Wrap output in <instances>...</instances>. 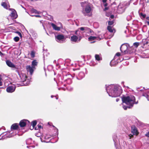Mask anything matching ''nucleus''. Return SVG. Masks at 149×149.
<instances>
[{"mask_svg":"<svg viewBox=\"0 0 149 149\" xmlns=\"http://www.w3.org/2000/svg\"><path fill=\"white\" fill-rule=\"evenodd\" d=\"M114 16L113 15H111L110 16V17L112 19L113 18H114Z\"/></svg>","mask_w":149,"mask_h":149,"instance_id":"8fccbe9b","label":"nucleus"},{"mask_svg":"<svg viewBox=\"0 0 149 149\" xmlns=\"http://www.w3.org/2000/svg\"><path fill=\"white\" fill-rule=\"evenodd\" d=\"M132 133L133 135H137L138 134L136 128L135 127H132Z\"/></svg>","mask_w":149,"mask_h":149,"instance_id":"dca6fc26","label":"nucleus"},{"mask_svg":"<svg viewBox=\"0 0 149 149\" xmlns=\"http://www.w3.org/2000/svg\"><path fill=\"white\" fill-rule=\"evenodd\" d=\"M56 131L57 132V134H58V130L57 129H56Z\"/></svg>","mask_w":149,"mask_h":149,"instance_id":"052dcab7","label":"nucleus"},{"mask_svg":"<svg viewBox=\"0 0 149 149\" xmlns=\"http://www.w3.org/2000/svg\"><path fill=\"white\" fill-rule=\"evenodd\" d=\"M129 3L126 1L120 3L118 6L117 12L119 13H123L126 7L129 6Z\"/></svg>","mask_w":149,"mask_h":149,"instance_id":"423d86ee","label":"nucleus"},{"mask_svg":"<svg viewBox=\"0 0 149 149\" xmlns=\"http://www.w3.org/2000/svg\"><path fill=\"white\" fill-rule=\"evenodd\" d=\"M54 97H56V96H53V95L51 96V97L52 98H53Z\"/></svg>","mask_w":149,"mask_h":149,"instance_id":"4d7b16f0","label":"nucleus"},{"mask_svg":"<svg viewBox=\"0 0 149 149\" xmlns=\"http://www.w3.org/2000/svg\"><path fill=\"white\" fill-rule=\"evenodd\" d=\"M15 71L19 75L18 79L19 82H21V84H17L20 86L28 85L31 82L30 80L28 79H27V76L24 74L22 73L19 72L17 69L15 70Z\"/></svg>","mask_w":149,"mask_h":149,"instance_id":"20e7f679","label":"nucleus"},{"mask_svg":"<svg viewBox=\"0 0 149 149\" xmlns=\"http://www.w3.org/2000/svg\"><path fill=\"white\" fill-rule=\"evenodd\" d=\"M30 124V123L29 121L25 119L21 120L19 123V125L21 127H24L26 125H29Z\"/></svg>","mask_w":149,"mask_h":149,"instance_id":"9d476101","label":"nucleus"},{"mask_svg":"<svg viewBox=\"0 0 149 149\" xmlns=\"http://www.w3.org/2000/svg\"><path fill=\"white\" fill-rule=\"evenodd\" d=\"M1 5L3 6L4 8L7 9L10 7L8 3L3 2L1 3Z\"/></svg>","mask_w":149,"mask_h":149,"instance_id":"a211bd4d","label":"nucleus"},{"mask_svg":"<svg viewBox=\"0 0 149 149\" xmlns=\"http://www.w3.org/2000/svg\"><path fill=\"white\" fill-rule=\"evenodd\" d=\"M103 5L105 7H106L107 6V3L106 2L103 3Z\"/></svg>","mask_w":149,"mask_h":149,"instance_id":"ea45409f","label":"nucleus"},{"mask_svg":"<svg viewBox=\"0 0 149 149\" xmlns=\"http://www.w3.org/2000/svg\"><path fill=\"white\" fill-rule=\"evenodd\" d=\"M56 97V100H58V97H56H56Z\"/></svg>","mask_w":149,"mask_h":149,"instance_id":"bf43d9fd","label":"nucleus"},{"mask_svg":"<svg viewBox=\"0 0 149 149\" xmlns=\"http://www.w3.org/2000/svg\"><path fill=\"white\" fill-rule=\"evenodd\" d=\"M19 127L17 124H14L11 126V129L13 130L17 129Z\"/></svg>","mask_w":149,"mask_h":149,"instance_id":"4be33fe9","label":"nucleus"},{"mask_svg":"<svg viewBox=\"0 0 149 149\" xmlns=\"http://www.w3.org/2000/svg\"><path fill=\"white\" fill-rule=\"evenodd\" d=\"M129 136L130 137V139H131L132 137H133V134H129Z\"/></svg>","mask_w":149,"mask_h":149,"instance_id":"a19ab883","label":"nucleus"},{"mask_svg":"<svg viewBox=\"0 0 149 149\" xmlns=\"http://www.w3.org/2000/svg\"><path fill=\"white\" fill-rule=\"evenodd\" d=\"M95 60L97 61H100L102 60V58L99 55L95 54Z\"/></svg>","mask_w":149,"mask_h":149,"instance_id":"5701e85b","label":"nucleus"},{"mask_svg":"<svg viewBox=\"0 0 149 149\" xmlns=\"http://www.w3.org/2000/svg\"><path fill=\"white\" fill-rule=\"evenodd\" d=\"M3 55V53H2L0 51V55L1 56L2 55Z\"/></svg>","mask_w":149,"mask_h":149,"instance_id":"5fc2aeb1","label":"nucleus"},{"mask_svg":"<svg viewBox=\"0 0 149 149\" xmlns=\"http://www.w3.org/2000/svg\"><path fill=\"white\" fill-rule=\"evenodd\" d=\"M113 23V22L112 21H109L108 22V24L109 26H111L112 25Z\"/></svg>","mask_w":149,"mask_h":149,"instance_id":"e433bc0d","label":"nucleus"},{"mask_svg":"<svg viewBox=\"0 0 149 149\" xmlns=\"http://www.w3.org/2000/svg\"><path fill=\"white\" fill-rule=\"evenodd\" d=\"M106 90L109 96L112 97L119 96L122 93L120 88L117 85H110L106 86Z\"/></svg>","mask_w":149,"mask_h":149,"instance_id":"f03ea898","label":"nucleus"},{"mask_svg":"<svg viewBox=\"0 0 149 149\" xmlns=\"http://www.w3.org/2000/svg\"><path fill=\"white\" fill-rule=\"evenodd\" d=\"M19 40V38L18 37H15L14 38V40L15 42H18Z\"/></svg>","mask_w":149,"mask_h":149,"instance_id":"473e14b6","label":"nucleus"},{"mask_svg":"<svg viewBox=\"0 0 149 149\" xmlns=\"http://www.w3.org/2000/svg\"><path fill=\"white\" fill-rule=\"evenodd\" d=\"M126 87L127 88H129V87H128V86H126Z\"/></svg>","mask_w":149,"mask_h":149,"instance_id":"0e129e2a","label":"nucleus"},{"mask_svg":"<svg viewBox=\"0 0 149 149\" xmlns=\"http://www.w3.org/2000/svg\"><path fill=\"white\" fill-rule=\"evenodd\" d=\"M6 63L7 65L9 67L11 68L15 67V65L10 61H6Z\"/></svg>","mask_w":149,"mask_h":149,"instance_id":"f3484780","label":"nucleus"},{"mask_svg":"<svg viewBox=\"0 0 149 149\" xmlns=\"http://www.w3.org/2000/svg\"><path fill=\"white\" fill-rule=\"evenodd\" d=\"M81 31H84V32H85L87 33H91V35H93V32L92 30L91 29L87 27H81L79 29Z\"/></svg>","mask_w":149,"mask_h":149,"instance_id":"6e6552de","label":"nucleus"},{"mask_svg":"<svg viewBox=\"0 0 149 149\" xmlns=\"http://www.w3.org/2000/svg\"><path fill=\"white\" fill-rule=\"evenodd\" d=\"M117 139V136L116 135H114L113 136V141L115 143V146L116 147V139Z\"/></svg>","mask_w":149,"mask_h":149,"instance_id":"2f4dec72","label":"nucleus"},{"mask_svg":"<svg viewBox=\"0 0 149 149\" xmlns=\"http://www.w3.org/2000/svg\"><path fill=\"white\" fill-rule=\"evenodd\" d=\"M119 100V99H118V98H117L116 99V101L117 102H118Z\"/></svg>","mask_w":149,"mask_h":149,"instance_id":"864d4df0","label":"nucleus"},{"mask_svg":"<svg viewBox=\"0 0 149 149\" xmlns=\"http://www.w3.org/2000/svg\"><path fill=\"white\" fill-rule=\"evenodd\" d=\"M142 95L145 97L147 99L148 101H149V99L148 98L149 95L146 93H143Z\"/></svg>","mask_w":149,"mask_h":149,"instance_id":"7c9ffc66","label":"nucleus"},{"mask_svg":"<svg viewBox=\"0 0 149 149\" xmlns=\"http://www.w3.org/2000/svg\"><path fill=\"white\" fill-rule=\"evenodd\" d=\"M6 136L7 137H11L12 135H10L9 136H7V135H6Z\"/></svg>","mask_w":149,"mask_h":149,"instance_id":"09e8293b","label":"nucleus"},{"mask_svg":"<svg viewBox=\"0 0 149 149\" xmlns=\"http://www.w3.org/2000/svg\"><path fill=\"white\" fill-rule=\"evenodd\" d=\"M108 8L107 7H105V8H104V11H106L108 9Z\"/></svg>","mask_w":149,"mask_h":149,"instance_id":"49530a36","label":"nucleus"},{"mask_svg":"<svg viewBox=\"0 0 149 149\" xmlns=\"http://www.w3.org/2000/svg\"><path fill=\"white\" fill-rule=\"evenodd\" d=\"M124 82H123H123H122V84H124Z\"/></svg>","mask_w":149,"mask_h":149,"instance_id":"e2e57ef3","label":"nucleus"},{"mask_svg":"<svg viewBox=\"0 0 149 149\" xmlns=\"http://www.w3.org/2000/svg\"><path fill=\"white\" fill-rule=\"evenodd\" d=\"M67 89H68V90L69 91H71L73 90V88L72 87H71L70 88H68Z\"/></svg>","mask_w":149,"mask_h":149,"instance_id":"37998d69","label":"nucleus"},{"mask_svg":"<svg viewBox=\"0 0 149 149\" xmlns=\"http://www.w3.org/2000/svg\"><path fill=\"white\" fill-rule=\"evenodd\" d=\"M51 137V135L47 134L45 136L44 138L45 139H49Z\"/></svg>","mask_w":149,"mask_h":149,"instance_id":"bb28decb","label":"nucleus"},{"mask_svg":"<svg viewBox=\"0 0 149 149\" xmlns=\"http://www.w3.org/2000/svg\"><path fill=\"white\" fill-rule=\"evenodd\" d=\"M107 29L110 32L113 33L114 32H115V30L111 26H108Z\"/></svg>","mask_w":149,"mask_h":149,"instance_id":"aec40b11","label":"nucleus"},{"mask_svg":"<svg viewBox=\"0 0 149 149\" xmlns=\"http://www.w3.org/2000/svg\"><path fill=\"white\" fill-rule=\"evenodd\" d=\"M79 29L78 30L76 31L75 32V34L77 35V36H81V34L82 33H80V31L79 30Z\"/></svg>","mask_w":149,"mask_h":149,"instance_id":"a878e982","label":"nucleus"},{"mask_svg":"<svg viewBox=\"0 0 149 149\" xmlns=\"http://www.w3.org/2000/svg\"><path fill=\"white\" fill-rule=\"evenodd\" d=\"M145 135L147 137H149V131Z\"/></svg>","mask_w":149,"mask_h":149,"instance_id":"a18cd8bd","label":"nucleus"},{"mask_svg":"<svg viewBox=\"0 0 149 149\" xmlns=\"http://www.w3.org/2000/svg\"><path fill=\"white\" fill-rule=\"evenodd\" d=\"M78 41H80V40H81V36H78Z\"/></svg>","mask_w":149,"mask_h":149,"instance_id":"c03bdc74","label":"nucleus"},{"mask_svg":"<svg viewBox=\"0 0 149 149\" xmlns=\"http://www.w3.org/2000/svg\"><path fill=\"white\" fill-rule=\"evenodd\" d=\"M33 141L31 138L28 139L26 141V144L27 145H30L32 143Z\"/></svg>","mask_w":149,"mask_h":149,"instance_id":"b1692460","label":"nucleus"},{"mask_svg":"<svg viewBox=\"0 0 149 149\" xmlns=\"http://www.w3.org/2000/svg\"><path fill=\"white\" fill-rule=\"evenodd\" d=\"M16 88L15 86L14 85L8 86L6 88V91L8 93H12L14 92Z\"/></svg>","mask_w":149,"mask_h":149,"instance_id":"9b49d317","label":"nucleus"},{"mask_svg":"<svg viewBox=\"0 0 149 149\" xmlns=\"http://www.w3.org/2000/svg\"><path fill=\"white\" fill-rule=\"evenodd\" d=\"M22 7V8H24V9H25V8H24V7Z\"/></svg>","mask_w":149,"mask_h":149,"instance_id":"338daca9","label":"nucleus"},{"mask_svg":"<svg viewBox=\"0 0 149 149\" xmlns=\"http://www.w3.org/2000/svg\"><path fill=\"white\" fill-rule=\"evenodd\" d=\"M81 4L82 8V12L84 15L85 16H91L93 12L92 4L87 1L81 2Z\"/></svg>","mask_w":149,"mask_h":149,"instance_id":"7ed1b4c3","label":"nucleus"},{"mask_svg":"<svg viewBox=\"0 0 149 149\" xmlns=\"http://www.w3.org/2000/svg\"><path fill=\"white\" fill-rule=\"evenodd\" d=\"M147 23L149 25V21H148L147 22Z\"/></svg>","mask_w":149,"mask_h":149,"instance_id":"13d9d810","label":"nucleus"},{"mask_svg":"<svg viewBox=\"0 0 149 149\" xmlns=\"http://www.w3.org/2000/svg\"><path fill=\"white\" fill-rule=\"evenodd\" d=\"M97 38L95 36H91L88 38V39L89 41H92Z\"/></svg>","mask_w":149,"mask_h":149,"instance_id":"393cba45","label":"nucleus"},{"mask_svg":"<svg viewBox=\"0 0 149 149\" xmlns=\"http://www.w3.org/2000/svg\"><path fill=\"white\" fill-rule=\"evenodd\" d=\"M129 47V45L128 44L125 43L123 44L121 46L120 48V50L122 52H124L125 53H126L128 47Z\"/></svg>","mask_w":149,"mask_h":149,"instance_id":"1a4fd4ad","label":"nucleus"},{"mask_svg":"<svg viewBox=\"0 0 149 149\" xmlns=\"http://www.w3.org/2000/svg\"><path fill=\"white\" fill-rule=\"evenodd\" d=\"M66 81L67 83L69 84H71L72 82L71 79H68Z\"/></svg>","mask_w":149,"mask_h":149,"instance_id":"72a5a7b5","label":"nucleus"},{"mask_svg":"<svg viewBox=\"0 0 149 149\" xmlns=\"http://www.w3.org/2000/svg\"><path fill=\"white\" fill-rule=\"evenodd\" d=\"M51 26L53 27V28L56 31H59L60 30V27L57 26L56 25L53 23L51 24Z\"/></svg>","mask_w":149,"mask_h":149,"instance_id":"6ab92c4d","label":"nucleus"},{"mask_svg":"<svg viewBox=\"0 0 149 149\" xmlns=\"http://www.w3.org/2000/svg\"><path fill=\"white\" fill-rule=\"evenodd\" d=\"M11 10V13L10 14V16H11L12 19H15L17 17V14L16 11L14 9H9Z\"/></svg>","mask_w":149,"mask_h":149,"instance_id":"f8f14e48","label":"nucleus"},{"mask_svg":"<svg viewBox=\"0 0 149 149\" xmlns=\"http://www.w3.org/2000/svg\"><path fill=\"white\" fill-rule=\"evenodd\" d=\"M29 147H33V148H34V146H29Z\"/></svg>","mask_w":149,"mask_h":149,"instance_id":"680f3d73","label":"nucleus"},{"mask_svg":"<svg viewBox=\"0 0 149 149\" xmlns=\"http://www.w3.org/2000/svg\"><path fill=\"white\" fill-rule=\"evenodd\" d=\"M1 79L0 78V86H1L2 85V82L1 81Z\"/></svg>","mask_w":149,"mask_h":149,"instance_id":"79ce46f5","label":"nucleus"},{"mask_svg":"<svg viewBox=\"0 0 149 149\" xmlns=\"http://www.w3.org/2000/svg\"><path fill=\"white\" fill-rule=\"evenodd\" d=\"M38 64V62L36 60H34L32 61V66L33 68H35V67L37 66Z\"/></svg>","mask_w":149,"mask_h":149,"instance_id":"412c9836","label":"nucleus"},{"mask_svg":"<svg viewBox=\"0 0 149 149\" xmlns=\"http://www.w3.org/2000/svg\"><path fill=\"white\" fill-rule=\"evenodd\" d=\"M141 17L142 19H144L146 17V14H143L142 13H140V14Z\"/></svg>","mask_w":149,"mask_h":149,"instance_id":"c756f323","label":"nucleus"},{"mask_svg":"<svg viewBox=\"0 0 149 149\" xmlns=\"http://www.w3.org/2000/svg\"><path fill=\"white\" fill-rule=\"evenodd\" d=\"M90 65L92 66H94L97 64V63L93 61H91L90 63Z\"/></svg>","mask_w":149,"mask_h":149,"instance_id":"c85d7f7f","label":"nucleus"},{"mask_svg":"<svg viewBox=\"0 0 149 149\" xmlns=\"http://www.w3.org/2000/svg\"><path fill=\"white\" fill-rule=\"evenodd\" d=\"M114 62H113V63H115V61H114Z\"/></svg>","mask_w":149,"mask_h":149,"instance_id":"69168bd1","label":"nucleus"},{"mask_svg":"<svg viewBox=\"0 0 149 149\" xmlns=\"http://www.w3.org/2000/svg\"><path fill=\"white\" fill-rule=\"evenodd\" d=\"M35 17H40V15H36L35 16Z\"/></svg>","mask_w":149,"mask_h":149,"instance_id":"3c124183","label":"nucleus"},{"mask_svg":"<svg viewBox=\"0 0 149 149\" xmlns=\"http://www.w3.org/2000/svg\"><path fill=\"white\" fill-rule=\"evenodd\" d=\"M78 37V36L76 35H73L71 36L70 40H71L73 42H77Z\"/></svg>","mask_w":149,"mask_h":149,"instance_id":"2eb2a0df","label":"nucleus"},{"mask_svg":"<svg viewBox=\"0 0 149 149\" xmlns=\"http://www.w3.org/2000/svg\"><path fill=\"white\" fill-rule=\"evenodd\" d=\"M26 69L27 71L30 72L31 75H32L33 73L34 70L35 69V68H33L32 66L29 65L26 66Z\"/></svg>","mask_w":149,"mask_h":149,"instance_id":"4468645a","label":"nucleus"},{"mask_svg":"<svg viewBox=\"0 0 149 149\" xmlns=\"http://www.w3.org/2000/svg\"><path fill=\"white\" fill-rule=\"evenodd\" d=\"M74 75H76L77 79L79 80H80L82 79L85 76L84 73L82 72H79L78 75L75 74L76 73H74Z\"/></svg>","mask_w":149,"mask_h":149,"instance_id":"ddd939ff","label":"nucleus"},{"mask_svg":"<svg viewBox=\"0 0 149 149\" xmlns=\"http://www.w3.org/2000/svg\"><path fill=\"white\" fill-rule=\"evenodd\" d=\"M37 124V122L35 120L32 122L31 123V125H32L33 128H34L35 126Z\"/></svg>","mask_w":149,"mask_h":149,"instance_id":"cd10ccee","label":"nucleus"},{"mask_svg":"<svg viewBox=\"0 0 149 149\" xmlns=\"http://www.w3.org/2000/svg\"><path fill=\"white\" fill-rule=\"evenodd\" d=\"M16 33H17L18 35L21 38H22V34L21 33L19 32H18V31H17V32H16Z\"/></svg>","mask_w":149,"mask_h":149,"instance_id":"58836bf2","label":"nucleus"},{"mask_svg":"<svg viewBox=\"0 0 149 149\" xmlns=\"http://www.w3.org/2000/svg\"><path fill=\"white\" fill-rule=\"evenodd\" d=\"M148 93H149V91L148 92Z\"/></svg>","mask_w":149,"mask_h":149,"instance_id":"774afa93","label":"nucleus"},{"mask_svg":"<svg viewBox=\"0 0 149 149\" xmlns=\"http://www.w3.org/2000/svg\"><path fill=\"white\" fill-rule=\"evenodd\" d=\"M56 40L60 43H62L65 42V38L63 35L59 34L55 36Z\"/></svg>","mask_w":149,"mask_h":149,"instance_id":"0eeeda50","label":"nucleus"},{"mask_svg":"<svg viewBox=\"0 0 149 149\" xmlns=\"http://www.w3.org/2000/svg\"><path fill=\"white\" fill-rule=\"evenodd\" d=\"M37 126L38 127V129H39H39H40V128H42V126L40 125H38Z\"/></svg>","mask_w":149,"mask_h":149,"instance_id":"de8ad7c7","label":"nucleus"},{"mask_svg":"<svg viewBox=\"0 0 149 149\" xmlns=\"http://www.w3.org/2000/svg\"><path fill=\"white\" fill-rule=\"evenodd\" d=\"M122 99L123 102V107L125 110L128 108H131L134 104L138 103V101L135 102V98L132 95L124 96L122 97Z\"/></svg>","mask_w":149,"mask_h":149,"instance_id":"f257e3e1","label":"nucleus"},{"mask_svg":"<svg viewBox=\"0 0 149 149\" xmlns=\"http://www.w3.org/2000/svg\"><path fill=\"white\" fill-rule=\"evenodd\" d=\"M139 45V42H135L133 44V45L135 46L136 47H137Z\"/></svg>","mask_w":149,"mask_h":149,"instance_id":"c9c22d12","label":"nucleus"},{"mask_svg":"<svg viewBox=\"0 0 149 149\" xmlns=\"http://www.w3.org/2000/svg\"><path fill=\"white\" fill-rule=\"evenodd\" d=\"M132 18V17L131 15H129L127 17V20H130Z\"/></svg>","mask_w":149,"mask_h":149,"instance_id":"4c0bfd02","label":"nucleus"},{"mask_svg":"<svg viewBox=\"0 0 149 149\" xmlns=\"http://www.w3.org/2000/svg\"><path fill=\"white\" fill-rule=\"evenodd\" d=\"M146 19L147 20H149V17H147L146 18Z\"/></svg>","mask_w":149,"mask_h":149,"instance_id":"6e6d98bb","label":"nucleus"},{"mask_svg":"<svg viewBox=\"0 0 149 149\" xmlns=\"http://www.w3.org/2000/svg\"><path fill=\"white\" fill-rule=\"evenodd\" d=\"M35 52L33 51H32L31 53V57L32 58H33L35 56Z\"/></svg>","mask_w":149,"mask_h":149,"instance_id":"f704fd0d","label":"nucleus"},{"mask_svg":"<svg viewBox=\"0 0 149 149\" xmlns=\"http://www.w3.org/2000/svg\"><path fill=\"white\" fill-rule=\"evenodd\" d=\"M107 0H102L103 3L106 2Z\"/></svg>","mask_w":149,"mask_h":149,"instance_id":"603ef678","label":"nucleus"},{"mask_svg":"<svg viewBox=\"0 0 149 149\" xmlns=\"http://www.w3.org/2000/svg\"><path fill=\"white\" fill-rule=\"evenodd\" d=\"M120 54L119 52L116 53L113 59L111 61L110 65L111 66H114L117 65L119 62H120L123 60V58H120L119 56Z\"/></svg>","mask_w":149,"mask_h":149,"instance_id":"39448f33","label":"nucleus"}]
</instances>
